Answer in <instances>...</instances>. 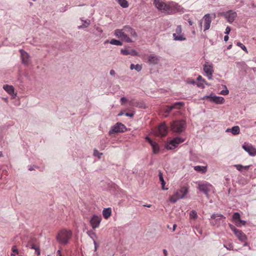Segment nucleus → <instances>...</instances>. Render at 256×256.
Instances as JSON below:
<instances>
[{
  "label": "nucleus",
  "mask_w": 256,
  "mask_h": 256,
  "mask_svg": "<svg viewBox=\"0 0 256 256\" xmlns=\"http://www.w3.org/2000/svg\"><path fill=\"white\" fill-rule=\"evenodd\" d=\"M114 35L121 40L127 43L132 42V39L136 40L138 36L135 30L128 26H124L122 29L116 30Z\"/></svg>",
  "instance_id": "nucleus-1"
},
{
  "label": "nucleus",
  "mask_w": 256,
  "mask_h": 256,
  "mask_svg": "<svg viewBox=\"0 0 256 256\" xmlns=\"http://www.w3.org/2000/svg\"><path fill=\"white\" fill-rule=\"evenodd\" d=\"M72 234L71 230L63 229L58 232L56 236V240L60 244L66 245L70 239Z\"/></svg>",
  "instance_id": "nucleus-2"
},
{
  "label": "nucleus",
  "mask_w": 256,
  "mask_h": 256,
  "mask_svg": "<svg viewBox=\"0 0 256 256\" xmlns=\"http://www.w3.org/2000/svg\"><path fill=\"white\" fill-rule=\"evenodd\" d=\"M188 192V188L186 186H183L180 190L176 191L174 194L170 197V201L174 204L178 200L183 198Z\"/></svg>",
  "instance_id": "nucleus-3"
},
{
  "label": "nucleus",
  "mask_w": 256,
  "mask_h": 256,
  "mask_svg": "<svg viewBox=\"0 0 256 256\" xmlns=\"http://www.w3.org/2000/svg\"><path fill=\"white\" fill-rule=\"evenodd\" d=\"M154 4L158 10L162 12L169 14L172 12V8L170 5L166 4L162 0H154Z\"/></svg>",
  "instance_id": "nucleus-4"
},
{
  "label": "nucleus",
  "mask_w": 256,
  "mask_h": 256,
  "mask_svg": "<svg viewBox=\"0 0 256 256\" xmlns=\"http://www.w3.org/2000/svg\"><path fill=\"white\" fill-rule=\"evenodd\" d=\"M186 128V123L184 120H176L170 124V130L173 132L180 134L183 132Z\"/></svg>",
  "instance_id": "nucleus-5"
},
{
  "label": "nucleus",
  "mask_w": 256,
  "mask_h": 256,
  "mask_svg": "<svg viewBox=\"0 0 256 256\" xmlns=\"http://www.w3.org/2000/svg\"><path fill=\"white\" fill-rule=\"evenodd\" d=\"M228 226L236 237L242 242L247 240L246 236L240 230L236 228L232 224H229Z\"/></svg>",
  "instance_id": "nucleus-6"
},
{
  "label": "nucleus",
  "mask_w": 256,
  "mask_h": 256,
  "mask_svg": "<svg viewBox=\"0 0 256 256\" xmlns=\"http://www.w3.org/2000/svg\"><path fill=\"white\" fill-rule=\"evenodd\" d=\"M126 130L127 128L123 124L117 122L112 127L111 129L109 130L108 134H112L115 133L124 132H126Z\"/></svg>",
  "instance_id": "nucleus-7"
},
{
  "label": "nucleus",
  "mask_w": 256,
  "mask_h": 256,
  "mask_svg": "<svg viewBox=\"0 0 256 256\" xmlns=\"http://www.w3.org/2000/svg\"><path fill=\"white\" fill-rule=\"evenodd\" d=\"M204 70L206 73V76L208 80H212L213 73L214 72L212 64L206 62L204 65Z\"/></svg>",
  "instance_id": "nucleus-8"
},
{
  "label": "nucleus",
  "mask_w": 256,
  "mask_h": 256,
  "mask_svg": "<svg viewBox=\"0 0 256 256\" xmlns=\"http://www.w3.org/2000/svg\"><path fill=\"white\" fill-rule=\"evenodd\" d=\"M222 16L225 17L228 22H232L237 16L236 12L232 10H228L226 12H224L220 14Z\"/></svg>",
  "instance_id": "nucleus-9"
},
{
  "label": "nucleus",
  "mask_w": 256,
  "mask_h": 256,
  "mask_svg": "<svg viewBox=\"0 0 256 256\" xmlns=\"http://www.w3.org/2000/svg\"><path fill=\"white\" fill-rule=\"evenodd\" d=\"M102 218L100 216H98L96 214H94L92 217L91 219L90 220V223L93 229H95L98 228L101 222Z\"/></svg>",
  "instance_id": "nucleus-10"
},
{
  "label": "nucleus",
  "mask_w": 256,
  "mask_h": 256,
  "mask_svg": "<svg viewBox=\"0 0 256 256\" xmlns=\"http://www.w3.org/2000/svg\"><path fill=\"white\" fill-rule=\"evenodd\" d=\"M176 32L173 34V38L174 40L182 41L186 40L183 34H182V29L180 25L176 26Z\"/></svg>",
  "instance_id": "nucleus-11"
},
{
  "label": "nucleus",
  "mask_w": 256,
  "mask_h": 256,
  "mask_svg": "<svg viewBox=\"0 0 256 256\" xmlns=\"http://www.w3.org/2000/svg\"><path fill=\"white\" fill-rule=\"evenodd\" d=\"M168 133V127L164 122L160 124L156 132V134L158 136H164Z\"/></svg>",
  "instance_id": "nucleus-12"
},
{
  "label": "nucleus",
  "mask_w": 256,
  "mask_h": 256,
  "mask_svg": "<svg viewBox=\"0 0 256 256\" xmlns=\"http://www.w3.org/2000/svg\"><path fill=\"white\" fill-rule=\"evenodd\" d=\"M212 187V184L208 182H206L203 184L199 183L198 188L200 192H204L207 196H208V192Z\"/></svg>",
  "instance_id": "nucleus-13"
},
{
  "label": "nucleus",
  "mask_w": 256,
  "mask_h": 256,
  "mask_svg": "<svg viewBox=\"0 0 256 256\" xmlns=\"http://www.w3.org/2000/svg\"><path fill=\"white\" fill-rule=\"evenodd\" d=\"M243 149L250 156H256V148L252 144H244L242 146Z\"/></svg>",
  "instance_id": "nucleus-14"
},
{
  "label": "nucleus",
  "mask_w": 256,
  "mask_h": 256,
  "mask_svg": "<svg viewBox=\"0 0 256 256\" xmlns=\"http://www.w3.org/2000/svg\"><path fill=\"white\" fill-rule=\"evenodd\" d=\"M204 20V31L208 30L210 26L212 20L209 14H206L203 18Z\"/></svg>",
  "instance_id": "nucleus-15"
},
{
  "label": "nucleus",
  "mask_w": 256,
  "mask_h": 256,
  "mask_svg": "<svg viewBox=\"0 0 256 256\" xmlns=\"http://www.w3.org/2000/svg\"><path fill=\"white\" fill-rule=\"evenodd\" d=\"M3 88L13 98H15L16 94H14V88L13 86L10 85H4Z\"/></svg>",
  "instance_id": "nucleus-16"
},
{
  "label": "nucleus",
  "mask_w": 256,
  "mask_h": 256,
  "mask_svg": "<svg viewBox=\"0 0 256 256\" xmlns=\"http://www.w3.org/2000/svg\"><path fill=\"white\" fill-rule=\"evenodd\" d=\"M210 102H214L216 104H222L224 102V99L222 96H216L212 94Z\"/></svg>",
  "instance_id": "nucleus-17"
},
{
  "label": "nucleus",
  "mask_w": 256,
  "mask_h": 256,
  "mask_svg": "<svg viewBox=\"0 0 256 256\" xmlns=\"http://www.w3.org/2000/svg\"><path fill=\"white\" fill-rule=\"evenodd\" d=\"M86 234L92 240L95 247V250H96L97 248L98 244L95 240L96 238H97V236L96 233L92 230H88L86 232Z\"/></svg>",
  "instance_id": "nucleus-18"
},
{
  "label": "nucleus",
  "mask_w": 256,
  "mask_h": 256,
  "mask_svg": "<svg viewBox=\"0 0 256 256\" xmlns=\"http://www.w3.org/2000/svg\"><path fill=\"white\" fill-rule=\"evenodd\" d=\"M20 52L21 54V56H22V62L24 64H27L28 62V58H29L28 54L22 50H20Z\"/></svg>",
  "instance_id": "nucleus-19"
},
{
  "label": "nucleus",
  "mask_w": 256,
  "mask_h": 256,
  "mask_svg": "<svg viewBox=\"0 0 256 256\" xmlns=\"http://www.w3.org/2000/svg\"><path fill=\"white\" fill-rule=\"evenodd\" d=\"M159 62V58L154 54L150 55L148 58V62L150 64H156Z\"/></svg>",
  "instance_id": "nucleus-20"
},
{
  "label": "nucleus",
  "mask_w": 256,
  "mask_h": 256,
  "mask_svg": "<svg viewBox=\"0 0 256 256\" xmlns=\"http://www.w3.org/2000/svg\"><path fill=\"white\" fill-rule=\"evenodd\" d=\"M197 80L198 82L197 83V86L199 88H204V84L208 85V84L206 82L204 79L201 76H198L197 78Z\"/></svg>",
  "instance_id": "nucleus-21"
},
{
  "label": "nucleus",
  "mask_w": 256,
  "mask_h": 256,
  "mask_svg": "<svg viewBox=\"0 0 256 256\" xmlns=\"http://www.w3.org/2000/svg\"><path fill=\"white\" fill-rule=\"evenodd\" d=\"M112 214V210L110 208H105L102 210V214L104 218L108 219Z\"/></svg>",
  "instance_id": "nucleus-22"
},
{
  "label": "nucleus",
  "mask_w": 256,
  "mask_h": 256,
  "mask_svg": "<svg viewBox=\"0 0 256 256\" xmlns=\"http://www.w3.org/2000/svg\"><path fill=\"white\" fill-rule=\"evenodd\" d=\"M194 170L196 172L204 174L207 171V167L200 166H194Z\"/></svg>",
  "instance_id": "nucleus-23"
},
{
  "label": "nucleus",
  "mask_w": 256,
  "mask_h": 256,
  "mask_svg": "<svg viewBox=\"0 0 256 256\" xmlns=\"http://www.w3.org/2000/svg\"><path fill=\"white\" fill-rule=\"evenodd\" d=\"M177 146L176 144L174 143L173 140H170L168 142L166 146V148L168 150H174L176 148Z\"/></svg>",
  "instance_id": "nucleus-24"
},
{
  "label": "nucleus",
  "mask_w": 256,
  "mask_h": 256,
  "mask_svg": "<svg viewBox=\"0 0 256 256\" xmlns=\"http://www.w3.org/2000/svg\"><path fill=\"white\" fill-rule=\"evenodd\" d=\"M158 176H159V178H160V182H161L162 189L164 190H167L168 188H164V186H165V184L166 183H165V182H164V178H163L162 174V172L160 171L159 172Z\"/></svg>",
  "instance_id": "nucleus-25"
},
{
  "label": "nucleus",
  "mask_w": 256,
  "mask_h": 256,
  "mask_svg": "<svg viewBox=\"0 0 256 256\" xmlns=\"http://www.w3.org/2000/svg\"><path fill=\"white\" fill-rule=\"evenodd\" d=\"M152 147V152L154 154H157L160 150V147L157 143L154 142L150 144Z\"/></svg>",
  "instance_id": "nucleus-26"
},
{
  "label": "nucleus",
  "mask_w": 256,
  "mask_h": 256,
  "mask_svg": "<svg viewBox=\"0 0 256 256\" xmlns=\"http://www.w3.org/2000/svg\"><path fill=\"white\" fill-rule=\"evenodd\" d=\"M172 140H173L174 143L176 146H178V144H180L184 142L185 139L183 138H180V137H176L174 138Z\"/></svg>",
  "instance_id": "nucleus-27"
},
{
  "label": "nucleus",
  "mask_w": 256,
  "mask_h": 256,
  "mask_svg": "<svg viewBox=\"0 0 256 256\" xmlns=\"http://www.w3.org/2000/svg\"><path fill=\"white\" fill-rule=\"evenodd\" d=\"M231 132L234 135H236L240 134V129L238 126H234L230 128Z\"/></svg>",
  "instance_id": "nucleus-28"
},
{
  "label": "nucleus",
  "mask_w": 256,
  "mask_h": 256,
  "mask_svg": "<svg viewBox=\"0 0 256 256\" xmlns=\"http://www.w3.org/2000/svg\"><path fill=\"white\" fill-rule=\"evenodd\" d=\"M119 4L123 8H126L128 6V4L126 0H117Z\"/></svg>",
  "instance_id": "nucleus-29"
},
{
  "label": "nucleus",
  "mask_w": 256,
  "mask_h": 256,
  "mask_svg": "<svg viewBox=\"0 0 256 256\" xmlns=\"http://www.w3.org/2000/svg\"><path fill=\"white\" fill-rule=\"evenodd\" d=\"M235 224L238 227H241L242 226H245L246 222L244 220H242L240 218L238 220H236L234 222Z\"/></svg>",
  "instance_id": "nucleus-30"
},
{
  "label": "nucleus",
  "mask_w": 256,
  "mask_h": 256,
  "mask_svg": "<svg viewBox=\"0 0 256 256\" xmlns=\"http://www.w3.org/2000/svg\"><path fill=\"white\" fill-rule=\"evenodd\" d=\"M110 43L112 44L116 45V46H122V42L117 40L115 39H112L110 42Z\"/></svg>",
  "instance_id": "nucleus-31"
},
{
  "label": "nucleus",
  "mask_w": 256,
  "mask_h": 256,
  "mask_svg": "<svg viewBox=\"0 0 256 256\" xmlns=\"http://www.w3.org/2000/svg\"><path fill=\"white\" fill-rule=\"evenodd\" d=\"M12 252L10 254V256H16V254H18V250L16 246H12Z\"/></svg>",
  "instance_id": "nucleus-32"
},
{
  "label": "nucleus",
  "mask_w": 256,
  "mask_h": 256,
  "mask_svg": "<svg viewBox=\"0 0 256 256\" xmlns=\"http://www.w3.org/2000/svg\"><path fill=\"white\" fill-rule=\"evenodd\" d=\"M232 218L233 222L234 223L236 220V221L240 218V214L238 212H234L232 215Z\"/></svg>",
  "instance_id": "nucleus-33"
},
{
  "label": "nucleus",
  "mask_w": 256,
  "mask_h": 256,
  "mask_svg": "<svg viewBox=\"0 0 256 256\" xmlns=\"http://www.w3.org/2000/svg\"><path fill=\"white\" fill-rule=\"evenodd\" d=\"M184 105V103L183 102H178L174 103L172 106H174V108H180Z\"/></svg>",
  "instance_id": "nucleus-34"
},
{
  "label": "nucleus",
  "mask_w": 256,
  "mask_h": 256,
  "mask_svg": "<svg viewBox=\"0 0 256 256\" xmlns=\"http://www.w3.org/2000/svg\"><path fill=\"white\" fill-rule=\"evenodd\" d=\"M236 45L240 47L242 50H244L245 52H246V53H248V51L247 50V48H246V46L244 45L242 43H240V42H238L236 43Z\"/></svg>",
  "instance_id": "nucleus-35"
},
{
  "label": "nucleus",
  "mask_w": 256,
  "mask_h": 256,
  "mask_svg": "<svg viewBox=\"0 0 256 256\" xmlns=\"http://www.w3.org/2000/svg\"><path fill=\"white\" fill-rule=\"evenodd\" d=\"M102 155V153L99 152L98 151L94 149V156H97L99 159L100 158L101 156Z\"/></svg>",
  "instance_id": "nucleus-36"
},
{
  "label": "nucleus",
  "mask_w": 256,
  "mask_h": 256,
  "mask_svg": "<svg viewBox=\"0 0 256 256\" xmlns=\"http://www.w3.org/2000/svg\"><path fill=\"white\" fill-rule=\"evenodd\" d=\"M216 217H220L224 218H226L225 216L220 214H214L211 216V218L212 219H216Z\"/></svg>",
  "instance_id": "nucleus-37"
},
{
  "label": "nucleus",
  "mask_w": 256,
  "mask_h": 256,
  "mask_svg": "<svg viewBox=\"0 0 256 256\" xmlns=\"http://www.w3.org/2000/svg\"><path fill=\"white\" fill-rule=\"evenodd\" d=\"M190 218L196 219L198 217L197 213L195 210H192L190 212Z\"/></svg>",
  "instance_id": "nucleus-38"
},
{
  "label": "nucleus",
  "mask_w": 256,
  "mask_h": 256,
  "mask_svg": "<svg viewBox=\"0 0 256 256\" xmlns=\"http://www.w3.org/2000/svg\"><path fill=\"white\" fill-rule=\"evenodd\" d=\"M174 108V106H167L166 110H164V112L168 114L170 113L172 109Z\"/></svg>",
  "instance_id": "nucleus-39"
},
{
  "label": "nucleus",
  "mask_w": 256,
  "mask_h": 256,
  "mask_svg": "<svg viewBox=\"0 0 256 256\" xmlns=\"http://www.w3.org/2000/svg\"><path fill=\"white\" fill-rule=\"evenodd\" d=\"M120 52L123 55H128L130 54V51L127 49H122Z\"/></svg>",
  "instance_id": "nucleus-40"
},
{
  "label": "nucleus",
  "mask_w": 256,
  "mask_h": 256,
  "mask_svg": "<svg viewBox=\"0 0 256 256\" xmlns=\"http://www.w3.org/2000/svg\"><path fill=\"white\" fill-rule=\"evenodd\" d=\"M212 94H211L209 96H204L203 97L201 98H200V100H204L205 99L207 100L208 101L210 102V100H211V98H212Z\"/></svg>",
  "instance_id": "nucleus-41"
},
{
  "label": "nucleus",
  "mask_w": 256,
  "mask_h": 256,
  "mask_svg": "<svg viewBox=\"0 0 256 256\" xmlns=\"http://www.w3.org/2000/svg\"><path fill=\"white\" fill-rule=\"evenodd\" d=\"M229 93V91L226 88V89L225 90H222L220 92V94H222V95H224V96H226V95H228Z\"/></svg>",
  "instance_id": "nucleus-42"
},
{
  "label": "nucleus",
  "mask_w": 256,
  "mask_h": 256,
  "mask_svg": "<svg viewBox=\"0 0 256 256\" xmlns=\"http://www.w3.org/2000/svg\"><path fill=\"white\" fill-rule=\"evenodd\" d=\"M224 246L228 250H232L234 247L232 244L230 243L228 244L227 245H224Z\"/></svg>",
  "instance_id": "nucleus-43"
},
{
  "label": "nucleus",
  "mask_w": 256,
  "mask_h": 256,
  "mask_svg": "<svg viewBox=\"0 0 256 256\" xmlns=\"http://www.w3.org/2000/svg\"><path fill=\"white\" fill-rule=\"evenodd\" d=\"M134 69L137 72H140L142 69V67L140 64H137L135 65Z\"/></svg>",
  "instance_id": "nucleus-44"
},
{
  "label": "nucleus",
  "mask_w": 256,
  "mask_h": 256,
  "mask_svg": "<svg viewBox=\"0 0 256 256\" xmlns=\"http://www.w3.org/2000/svg\"><path fill=\"white\" fill-rule=\"evenodd\" d=\"M130 54L132 56H138V53L136 50H132L131 51H130Z\"/></svg>",
  "instance_id": "nucleus-45"
},
{
  "label": "nucleus",
  "mask_w": 256,
  "mask_h": 256,
  "mask_svg": "<svg viewBox=\"0 0 256 256\" xmlns=\"http://www.w3.org/2000/svg\"><path fill=\"white\" fill-rule=\"evenodd\" d=\"M90 24V22L85 21L84 24H82V26H78V28H81L82 27H88Z\"/></svg>",
  "instance_id": "nucleus-46"
},
{
  "label": "nucleus",
  "mask_w": 256,
  "mask_h": 256,
  "mask_svg": "<svg viewBox=\"0 0 256 256\" xmlns=\"http://www.w3.org/2000/svg\"><path fill=\"white\" fill-rule=\"evenodd\" d=\"M234 166L239 171L242 170V168H243V166L241 164H236Z\"/></svg>",
  "instance_id": "nucleus-47"
},
{
  "label": "nucleus",
  "mask_w": 256,
  "mask_h": 256,
  "mask_svg": "<svg viewBox=\"0 0 256 256\" xmlns=\"http://www.w3.org/2000/svg\"><path fill=\"white\" fill-rule=\"evenodd\" d=\"M230 28L229 26H227L226 29L225 34L227 35L230 32Z\"/></svg>",
  "instance_id": "nucleus-48"
},
{
  "label": "nucleus",
  "mask_w": 256,
  "mask_h": 256,
  "mask_svg": "<svg viewBox=\"0 0 256 256\" xmlns=\"http://www.w3.org/2000/svg\"><path fill=\"white\" fill-rule=\"evenodd\" d=\"M146 139L150 143V144H151L154 142L148 136H146Z\"/></svg>",
  "instance_id": "nucleus-49"
},
{
  "label": "nucleus",
  "mask_w": 256,
  "mask_h": 256,
  "mask_svg": "<svg viewBox=\"0 0 256 256\" xmlns=\"http://www.w3.org/2000/svg\"><path fill=\"white\" fill-rule=\"evenodd\" d=\"M125 115L126 116H129V117H130V118H132L134 116V114H133L128 113V112L126 113Z\"/></svg>",
  "instance_id": "nucleus-50"
},
{
  "label": "nucleus",
  "mask_w": 256,
  "mask_h": 256,
  "mask_svg": "<svg viewBox=\"0 0 256 256\" xmlns=\"http://www.w3.org/2000/svg\"><path fill=\"white\" fill-rule=\"evenodd\" d=\"M120 101H121L122 103H122L126 102L127 99L124 97H122L120 98Z\"/></svg>",
  "instance_id": "nucleus-51"
},
{
  "label": "nucleus",
  "mask_w": 256,
  "mask_h": 256,
  "mask_svg": "<svg viewBox=\"0 0 256 256\" xmlns=\"http://www.w3.org/2000/svg\"><path fill=\"white\" fill-rule=\"evenodd\" d=\"M36 252L37 255H38V256L40 255V252L39 248H36Z\"/></svg>",
  "instance_id": "nucleus-52"
},
{
  "label": "nucleus",
  "mask_w": 256,
  "mask_h": 256,
  "mask_svg": "<svg viewBox=\"0 0 256 256\" xmlns=\"http://www.w3.org/2000/svg\"><path fill=\"white\" fill-rule=\"evenodd\" d=\"M110 74L112 76H114L115 74V71L114 70H110Z\"/></svg>",
  "instance_id": "nucleus-53"
},
{
  "label": "nucleus",
  "mask_w": 256,
  "mask_h": 256,
  "mask_svg": "<svg viewBox=\"0 0 256 256\" xmlns=\"http://www.w3.org/2000/svg\"><path fill=\"white\" fill-rule=\"evenodd\" d=\"M135 65L134 64H131L130 66V68L131 70L134 69Z\"/></svg>",
  "instance_id": "nucleus-54"
},
{
  "label": "nucleus",
  "mask_w": 256,
  "mask_h": 256,
  "mask_svg": "<svg viewBox=\"0 0 256 256\" xmlns=\"http://www.w3.org/2000/svg\"><path fill=\"white\" fill-rule=\"evenodd\" d=\"M133 101H134V100H132L130 102L134 106H137L136 102H134Z\"/></svg>",
  "instance_id": "nucleus-55"
},
{
  "label": "nucleus",
  "mask_w": 256,
  "mask_h": 256,
  "mask_svg": "<svg viewBox=\"0 0 256 256\" xmlns=\"http://www.w3.org/2000/svg\"><path fill=\"white\" fill-rule=\"evenodd\" d=\"M228 40V36L226 34V36H224V40L225 42H227Z\"/></svg>",
  "instance_id": "nucleus-56"
},
{
  "label": "nucleus",
  "mask_w": 256,
  "mask_h": 256,
  "mask_svg": "<svg viewBox=\"0 0 256 256\" xmlns=\"http://www.w3.org/2000/svg\"><path fill=\"white\" fill-rule=\"evenodd\" d=\"M163 252H164V256H168V252H167V251H166V249L163 250Z\"/></svg>",
  "instance_id": "nucleus-57"
},
{
  "label": "nucleus",
  "mask_w": 256,
  "mask_h": 256,
  "mask_svg": "<svg viewBox=\"0 0 256 256\" xmlns=\"http://www.w3.org/2000/svg\"><path fill=\"white\" fill-rule=\"evenodd\" d=\"M57 256H62V254H61V252H60V250H58L57 251Z\"/></svg>",
  "instance_id": "nucleus-58"
},
{
  "label": "nucleus",
  "mask_w": 256,
  "mask_h": 256,
  "mask_svg": "<svg viewBox=\"0 0 256 256\" xmlns=\"http://www.w3.org/2000/svg\"><path fill=\"white\" fill-rule=\"evenodd\" d=\"M30 248L36 250V248H36V246L35 245H32V246L30 247Z\"/></svg>",
  "instance_id": "nucleus-59"
},
{
  "label": "nucleus",
  "mask_w": 256,
  "mask_h": 256,
  "mask_svg": "<svg viewBox=\"0 0 256 256\" xmlns=\"http://www.w3.org/2000/svg\"><path fill=\"white\" fill-rule=\"evenodd\" d=\"M176 224H174L173 225V229H172V231L174 232L176 230Z\"/></svg>",
  "instance_id": "nucleus-60"
},
{
  "label": "nucleus",
  "mask_w": 256,
  "mask_h": 256,
  "mask_svg": "<svg viewBox=\"0 0 256 256\" xmlns=\"http://www.w3.org/2000/svg\"><path fill=\"white\" fill-rule=\"evenodd\" d=\"M188 22L189 23L190 25L192 26L193 24L192 22L190 20H188Z\"/></svg>",
  "instance_id": "nucleus-61"
},
{
  "label": "nucleus",
  "mask_w": 256,
  "mask_h": 256,
  "mask_svg": "<svg viewBox=\"0 0 256 256\" xmlns=\"http://www.w3.org/2000/svg\"><path fill=\"white\" fill-rule=\"evenodd\" d=\"M249 167H250L249 166H243V168L244 169H248Z\"/></svg>",
  "instance_id": "nucleus-62"
},
{
  "label": "nucleus",
  "mask_w": 256,
  "mask_h": 256,
  "mask_svg": "<svg viewBox=\"0 0 256 256\" xmlns=\"http://www.w3.org/2000/svg\"><path fill=\"white\" fill-rule=\"evenodd\" d=\"M124 114V113L122 112H120L118 114V116H122Z\"/></svg>",
  "instance_id": "nucleus-63"
},
{
  "label": "nucleus",
  "mask_w": 256,
  "mask_h": 256,
  "mask_svg": "<svg viewBox=\"0 0 256 256\" xmlns=\"http://www.w3.org/2000/svg\"><path fill=\"white\" fill-rule=\"evenodd\" d=\"M144 206H146V207H148V208H150L151 206V205L150 204H146V205H144Z\"/></svg>",
  "instance_id": "nucleus-64"
}]
</instances>
